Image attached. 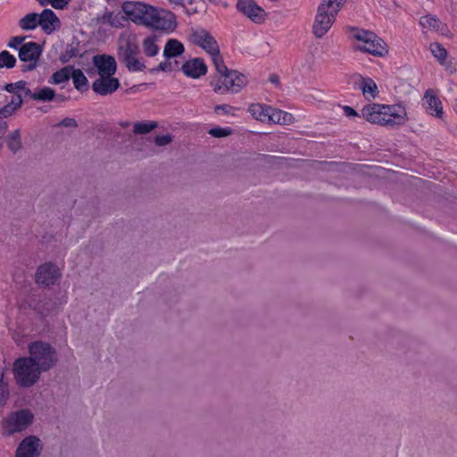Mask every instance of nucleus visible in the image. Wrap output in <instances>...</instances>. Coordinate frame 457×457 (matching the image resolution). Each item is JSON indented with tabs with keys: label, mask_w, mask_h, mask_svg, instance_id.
<instances>
[{
	"label": "nucleus",
	"mask_w": 457,
	"mask_h": 457,
	"mask_svg": "<svg viewBox=\"0 0 457 457\" xmlns=\"http://www.w3.org/2000/svg\"><path fill=\"white\" fill-rule=\"evenodd\" d=\"M33 420V414L28 410L11 413L4 422V430L8 435L20 432L28 428Z\"/></svg>",
	"instance_id": "9d476101"
},
{
	"label": "nucleus",
	"mask_w": 457,
	"mask_h": 457,
	"mask_svg": "<svg viewBox=\"0 0 457 457\" xmlns=\"http://www.w3.org/2000/svg\"><path fill=\"white\" fill-rule=\"evenodd\" d=\"M172 141V137L169 134L167 135H162V136H157L155 138H154V143L158 145V146H164V145H169L170 142Z\"/></svg>",
	"instance_id": "58836bf2"
},
{
	"label": "nucleus",
	"mask_w": 457,
	"mask_h": 457,
	"mask_svg": "<svg viewBox=\"0 0 457 457\" xmlns=\"http://www.w3.org/2000/svg\"><path fill=\"white\" fill-rule=\"evenodd\" d=\"M102 20L104 23H108L113 28H123L125 23L129 21L126 15L124 16L120 12L115 13L113 12H105Z\"/></svg>",
	"instance_id": "b1692460"
},
{
	"label": "nucleus",
	"mask_w": 457,
	"mask_h": 457,
	"mask_svg": "<svg viewBox=\"0 0 457 457\" xmlns=\"http://www.w3.org/2000/svg\"><path fill=\"white\" fill-rule=\"evenodd\" d=\"M15 111H16V108L13 105L7 104L3 108L0 109V115H2L4 117H8V116L12 115Z\"/></svg>",
	"instance_id": "a19ab883"
},
{
	"label": "nucleus",
	"mask_w": 457,
	"mask_h": 457,
	"mask_svg": "<svg viewBox=\"0 0 457 457\" xmlns=\"http://www.w3.org/2000/svg\"><path fill=\"white\" fill-rule=\"evenodd\" d=\"M24 97H29L32 99L33 92L27 87H25L22 90Z\"/></svg>",
	"instance_id": "de8ad7c7"
},
{
	"label": "nucleus",
	"mask_w": 457,
	"mask_h": 457,
	"mask_svg": "<svg viewBox=\"0 0 457 457\" xmlns=\"http://www.w3.org/2000/svg\"><path fill=\"white\" fill-rule=\"evenodd\" d=\"M26 81L24 80H20V81H17L15 83H13V86H14V88H15V91L16 90H23V88L26 87Z\"/></svg>",
	"instance_id": "49530a36"
},
{
	"label": "nucleus",
	"mask_w": 457,
	"mask_h": 457,
	"mask_svg": "<svg viewBox=\"0 0 457 457\" xmlns=\"http://www.w3.org/2000/svg\"><path fill=\"white\" fill-rule=\"evenodd\" d=\"M210 56L218 74L228 71V67L224 63V60L220 54V49L217 52L212 54Z\"/></svg>",
	"instance_id": "72a5a7b5"
},
{
	"label": "nucleus",
	"mask_w": 457,
	"mask_h": 457,
	"mask_svg": "<svg viewBox=\"0 0 457 457\" xmlns=\"http://www.w3.org/2000/svg\"><path fill=\"white\" fill-rule=\"evenodd\" d=\"M236 7L254 23L260 24L265 21V11L254 0H237Z\"/></svg>",
	"instance_id": "9b49d317"
},
{
	"label": "nucleus",
	"mask_w": 457,
	"mask_h": 457,
	"mask_svg": "<svg viewBox=\"0 0 457 457\" xmlns=\"http://www.w3.org/2000/svg\"><path fill=\"white\" fill-rule=\"evenodd\" d=\"M156 127L157 123L155 121L136 122L133 126V132L137 135H145L154 130Z\"/></svg>",
	"instance_id": "7c9ffc66"
},
{
	"label": "nucleus",
	"mask_w": 457,
	"mask_h": 457,
	"mask_svg": "<svg viewBox=\"0 0 457 457\" xmlns=\"http://www.w3.org/2000/svg\"><path fill=\"white\" fill-rule=\"evenodd\" d=\"M192 40L194 44L203 48L210 55L220 49L216 39L204 29L193 31Z\"/></svg>",
	"instance_id": "f8f14e48"
},
{
	"label": "nucleus",
	"mask_w": 457,
	"mask_h": 457,
	"mask_svg": "<svg viewBox=\"0 0 457 457\" xmlns=\"http://www.w3.org/2000/svg\"><path fill=\"white\" fill-rule=\"evenodd\" d=\"M39 440L36 436H27L19 445L15 457H37Z\"/></svg>",
	"instance_id": "6ab92c4d"
},
{
	"label": "nucleus",
	"mask_w": 457,
	"mask_h": 457,
	"mask_svg": "<svg viewBox=\"0 0 457 457\" xmlns=\"http://www.w3.org/2000/svg\"><path fill=\"white\" fill-rule=\"evenodd\" d=\"M60 276L58 268L51 262H46L38 267L36 272V282L44 286L54 285Z\"/></svg>",
	"instance_id": "ddd939ff"
},
{
	"label": "nucleus",
	"mask_w": 457,
	"mask_h": 457,
	"mask_svg": "<svg viewBox=\"0 0 457 457\" xmlns=\"http://www.w3.org/2000/svg\"><path fill=\"white\" fill-rule=\"evenodd\" d=\"M293 121L294 117L291 113L270 106L268 122L287 125L292 123Z\"/></svg>",
	"instance_id": "aec40b11"
},
{
	"label": "nucleus",
	"mask_w": 457,
	"mask_h": 457,
	"mask_svg": "<svg viewBox=\"0 0 457 457\" xmlns=\"http://www.w3.org/2000/svg\"><path fill=\"white\" fill-rule=\"evenodd\" d=\"M348 30L351 37L358 42L354 46L355 50L368 53L377 57H383L388 54L386 43L373 31L356 27H350Z\"/></svg>",
	"instance_id": "7ed1b4c3"
},
{
	"label": "nucleus",
	"mask_w": 457,
	"mask_h": 457,
	"mask_svg": "<svg viewBox=\"0 0 457 457\" xmlns=\"http://www.w3.org/2000/svg\"><path fill=\"white\" fill-rule=\"evenodd\" d=\"M7 146L13 153L16 154L22 147L21 138V130L15 129L7 137Z\"/></svg>",
	"instance_id": "c85d7f7f"
},
{
	"label": "nucleus",
	"mask_w": 457,
	"mask_h": 457,
	"mask_svg": "<svg viewBox=\"0 0 457 457\" xmlns=\"http://www.w3.org/2000/svg\"><path fill=\"white\" fill-rule=\"evenodd\" d=\"M270 81L271 83L275 84V85H278L279 84V78H278V75L273 74V75H271L270 77Z\"/></svg>",
	"instance_id": "8fccbe9b"
},
{
	"label": "nucleus",
	"mask_w": 457,
	"mask_h": 457,
	"mask_svg": "<svg viewBox=\"0 0 457 457\" xmlns=\"http://www.w3.org/2000/svg\"><path fill=\"white\" fill-rule=\"evenodd\" d=\"M60 125L65 128L77 127V121L72 118H65L60 122Z\"/></svg>",
	"instance_id": "37998d69"
},
{
	"label": "nucleus",
	"mask_w": 457,
	"mask_h": 457,
	"mask_svg": "<svg viewBox=\"0 0 457 457\" xmlns=\"http://www.w3.org/2000/svg\"><path fill=\"white\" fill-rule=\"evenodd\" d=\"M4 90H6L9 93H14L15 92V88H14V86H13V83L6 84L4 86Z\"/></svg>",
	"instance_id": "09e8293b"
},
{
	"label": "nucleus",
	"mask_w": 457,
	"mask_h": 457,
	"mask_svg": "<svg viewBox=\"0 0 457 457\" xmlns=\"http://www.w3.org/2000/svg\"><path fill=\"white\" fill-rule=\"evenodd\" d=\"M9 385L4 376L0 377V404L4 405L9 398Z\"/></svg>",
	"instance_id": "f704fd0d"
},
{
	"label": "nucleus",
	"mask_w": 457,
	"mask_h": 457,
	"mask_svg": "<svg viewBox=\"0 0 457 457\" xmlns=\"http://www.w3.org/2000/svg\"><path fill=\"white\" fill-rule=\"evenodd\" d=\"M30 307H31L32 309H34L35 311H37V312H39V313H41V314H44V313H43V312L40 310V308H39V307H37V305H32V304L30 303Z\"/></svg>",
	"instance_id": "5fc2aeb1"
},
{
	"label": "nucleus",
	"mask_w": 457,
	"mask_h": 457,
	"mask_svg": "<svg viewBox=\"0 0 457 457\" xmlns=\"http://www.w3.org/2000/svg\"><path fill=\"white\" fill-rule=\"evenodd\" d=\"M144 53L148 57H154L159 53V47L156 44V37L149 36L142 43Z\"/></svg>",
	"instance_id": "c756f323"
},
{
	"label": "nucleus",
	"mask_w": 457,
	"mask_h": 457,
	"mask_svg": "<svg viewBox=\"0 0 457 457\" xmlns=\"http://www.w3.org/2000/svg\"><path fill=\"white\" fill-rule=\"evenodd\" d=\"M270 106L263 104H252L248 107L250 114L257 120L268 122Z\"/></svg>",
	"instance_id": "412c9836"
},
{
	"label": "nucleus",
	"mask_w": 457,
	"mask_h": 457,
	"mask_svg": "<svg viewBox=\"0 0 457 457\" xmlns=\"http://www.w3.org/2000/svg\"><path fill=\"white\" fill-rule=\"evenodd\" d=\"M360 88L362 92L363 96L369 101L374 99L378 94L377 84L372 79L368 77H361Z\"/></svg>",
	"instance_id": "4be33fe9"
},
{
	"label": "nucleus",
	"mask_w": 457,
	"mask_h": 457,
	"mask_svg": "<svg viewBox=\"0 0 457 457\" xmlns=\"http://www.w3.org/2000/svg\"><path fill=\"white\" fill-rule=\"evenodd\" d=\"M25 38V36L12 37L7 43V46L19 52L21 46L24 44Z\"/></svg>",
	"instance_id": "4c0bfd02"
},
{
	"label": "nucleus",
	"mask_w": 457,
	"mask_h": 457,
	"mask_svg": "<svg viewBox=\"0 0 457 457\" xmlns=\"http://www.w3.org/2000/svg\"><path fill=\"white\" fill-rule=\"evenodd\" d=\"M247 83L246 78L242 73L235 70H228L227 72H221L218 77L213 78L211 85L215 93L223 95L228 92L237 93Z\"/></svg>",
	"instance_id": "0eeeda50"
},
{
	"label": "nucleus",
	"mask_w": 457,
	"mask_h": 457,
	"mask_svg": "<svg viewBox=\"0 0 457 457\" xmlns=\"http://www.w3.org/2000/svg\"><path fill=\"white\" fill-rule=\"evenodd\" d=\"M70 2L71 0H50V5L56 10H63Z\"/></svg>",
	"instance_id": "ea45409f"
},
{
	"label": "nucleus",
	"mask_w": 457,
	"mask_h": 457,
	"mask_svg": "<svg viewBox=\"0 0 457 457\" xmlns=\"http://www.w3.org/2000/svg\"><path fill=\"white\" fill-rule=\"evenodd\" d=\"M93 64L96 67L99 77L113 76L117 71L116 61L112 55H95L93 57Z\"/></svg>",
	"instance_id": "4468645a"
},
{
	"label": "nucleus",
	"mask_w": 457,
	"mask_h": 457,
	"mask_svg": "<svg viewBox=\"0 0 457 457\" xmlns=\"http://www.w3.org/2000/svg\"><path fill=\"white\" fill-rule=\"evenodd\" d=\"M38 26L47 35L52 34L61 26V21L51 9H44L38 13Z\"/></svg>",
	"instance_id": "dca6fc26"
},
{
	"label": "nucleus",
	"mask_w": 457,
	"mask_h": 457,
	"mask_svg": "<svg viewBox=\"0 0 457 457\" xmlns=\"http://www.w3.org/2000/svg\"><path fill=\"white\" fill-rule=\"evenodd\" d=\"M12 372L16 384L21 387H30L40 379L42 370L28 356L16 359L12 365Z\"/></svg>",
	"instance_id": "39448f33"
},
{
	"label": "nucleus",
	"mask_w": 457,
	"mask_h": 457,
	"mask_svg": "<svg viewBox=\"0 0 457 457\" xmlns=\"http://www.w3.org/2000/svg\"><path fill=\"white\" fill-rule=\"evenodd\" d=\"M405 110L395 105L369 104L361 111V116L369 122L393 127L405 122Z\"/></svg>",
	"instance_id": "f03ea898"
},
{
	"label": "nucleus",
	"mask_w": 457,
	"mask_h": 457,
	"mask_svg": "<svg viewBox=\"0 0 457 457\" xmlns=\"http://www.w3.org/2000/svg\"><path fill=\"white\" fill-rule=\"evenodd\" d=\"M420 24L422 26H428L429 28L436 29L439 27L440 21L435 16L425 15L420 18Z\"/></svg>",
	"instance_id": "c9c22d12"
},
{
	"label": "nucleus",
	"mask_w": 457,
	"mask_h": 457,
	"mask_svg": "<svg viewBox=\"0 0 457 457\" xmlns=\"http://www.w3.org/2000/svg\"><path fill=\"white\" fill-rule=\"evenodd\" d=\"M55 99H57L58 101H64L65 100V96H62V95H56Z\"/></svg>",
	"instance_id": "6e6d98bb"
},
{
	"label": "nucleus",
	"mask_w": 457,
	"mask_h": 457,
	"mask_svg": "<svg viewBox=\"0 0 457 457\" xmlns=\"http://www.w3.org/2000/svg\"><path fill=\"white\" fill-rule=\"evenodd\" d=\"M39 5L46 6L50 4V0H37Z\"/></svg>",
	"instance_id": "3c124183"
},
{
	"label": "nucleus",
	"mask_w": 457,
	"mask_h": 457,
	"mask_svg": "<svg viewBox=\"0 0 457 457\" xmlns=\"http://www.w3.org/2000/svg\"><path fill=\"white\" fill-rule=\"evenodd\" d=\"M231 133L232 129L230 128L216 127L209 130V134L213 137H224L229 136Z\"/></svg>",
	"instance_id": "e433bc0d"
},
{
	"label": "nucleus",
	"mask_w": 457,
	"mask_h": 457,
	"mask_svg": "<svg viewBox=\"0 0 457 457\" xmlns=\"http://www.w3.org/2000/svg\"><path fill=\"white\" fill-rule=\"evenodd\" d=\"M345 0H323L318 7L312 26L316 37H322L331 28Z\"/></svg>",
	"instance_id": "20e7f679"
},
{
	"label": "nucleus",
	"mask_w": 457,
	"mask_h": 457,
	"mask_svg": "<svg viewBox=\"0 0 457 457\" xmlns=\"http://www.w3.org/2000/svg\"><path fill=\"white\" fill-rule=\"evenodd\" d=\"M71 78L77 90L83 92L88 89V80L81 70L75 69L72 66V76Z\"/></svg>",
	"instance_id": "cd10ccee"
},
{
	"label": "nucleus",
	"mask_w": 457,
	"mask_h": 457,
	"mask_svg": "<svg viewBox=\"0 0 457 457\" xmlns=\"http://www.w3.org/2000/svg\"><path fill=\"white\" fill-rule=\"evenodd\" d=\"M343 110L345 116H358L357 112L350 106H344Z\"/></svg>",
	"instance_id": "a18cd8bd"
},
{
	"label": "nucleus",
	"mask_w": 457,
	"mask_h": 457,
	"mask_svg": "<svg viewBox=\"0 0 457 457\" xmlns=\"http://www.w3.org/2000/svg\"><path fill=\"white\" fill-rule=\"evenodd\" d=\"M17 62L16 57L7 50L0 52V69H12Z\"/></svg>",
	"instance_id": "473e14b6"
},
{
	"label": "nucleus",
	"mask_w": 457,
	"mask_h": 457,
	"mask_svg": "<svg viewBox=\"0 0 457 457\" xmlns=\"http://www.w3.org/2000/svg\"><path fill=\"white\" fill-rule=\"evenodd\" d=\"M56 93L49 87H37L33 91L32 100L37 102H51L55 100Z\"/></svg>",
	"instance_id": "a878e982"
},
{
	"label": "nucleus",
	"mask_w": 457,
	"mask_h": 457,
	"mask_svg": "<svg viewBox=\"0 0 457 457\" xmlns=\"http://www.w3.org/2000/svg\"><path fill=\"white\" fill-rule=\"evenodd\" d=\"M22 102H23L22 96L19 94H16L12 97V100L9 104L13 105L17 110L18 108H20L21 106Z\"/></svg>",
	"instance_id": "79ce46f5"
},
{
	"label": "nucleus",
	"mask_w": 457,
	"mask_h": 457,
	"mask_svg": "<svg viewBox=\"0 0 457 457\" xmlns=\"http://www.w3.org/2000/svg\"><path fill=\"white\" fill-rule=\"evenodd\" d=\"M159 70L166 71L167 70V63L166 62H161L159 64Z\"/></svg>",
	"instance_id": "603ef678"
},
{
	"label": "nucleus",
	"mask_w": 457,
	"mask_h": 457,
	"mask_svg": "<svg viewBox=\"0 0 457 457\" xmlns=\"http://www.w3.org/2000/svg\"><path fill=\"white\" fill-rule=\"evenodd\" d=\"M120 87V81L112 76L99 77L92 84V89L100 96L112 95Z\"/></svg>",
	"instance_id": "2eb2a0df"
},
{
	"label": "nucleus",
	"mask_w": 457,
	"mask_h": 457,
	"mask_svg": "<svg viewBox=\"0 0 457 457\" xmlns=\"http://www.w3.org/2000/svg\"><path fill=\"white\" fill-rule=\"evenodd\" d=\"M423 105L425 106L426 112L436 118H442L443 116V105L440 99L435 95L432 89H428L425 92L423 97Z\"/></svg>",
	"instance_id": "a211bd4d"
},
{
	"label": "nucleus",
	"mask_w": 457,
	"mask_h": 457,
	"mask_svg": "<svg viewBox=\"0 0 457 457\" xmlns=\"http://www.w3.org/2000/svg\"><path fill=\"white\" fill-rule=\"evenodd\" d=\"M42 51L41 46L37 42L24 43L18 52L20 61L24 62L21 65V71L22 72L34 71L37 66Z\"/></svg>",
	"instance_id": "1a4fd4ad"
},
{
	"label": "nucleus",
	"mask_w": 457,
	"mask_h": 457,
	"mask_svg": "<svg viewBox=\"0 0 457 457\" xmlns=\"http://www.w3.org/2000/svg\"><path fill=\"white\" fill-rule=\"evenodd\" d=\"M18 26L22 30H34L38 27V13L29 12L19 20Z\"/></svg>",
	"instance_id": "bb28decb"
},
{
	"label": "nucleus",
	"mask_w": 457,
	"mask_h": 457,
	"mask_svg": "<svg viewBox=\"0 0 457 457\" xmlns=\"http://www.w3.org/2000/svg\"><path fill=\"white\" fill-rule=\"evenodd\" d=\"M231 109L232 107L228 104H220L215 107V112L219 113V112L221 111L223 113L228 114Z\"/></svg>",
	"instance_id": "c03bdc74"
},
{
	"label": "nucleus",
	"mask_w": 457,
	"mask_h": 457,
	"mask_svg": "<svg viewBox=\"0 0 457 457\" xmlns=\"http://www.w3.org/2000/svg\"><path fill=\"white\" fill-rule=\"evenodd\" d=\"M168 1H169L170 3L174 4H177V5L181 4H182V2H183V0H168Z\"/></svg>",
	"instance_id": "864d4df0"
},
{
	"label": "nucleus",
	"mask_w": 457,
	"mask_h": 457,
	"mask_svg": "<svg viewBox=\"0 0 457 457\" xmlns=\"http://www.w3.org/2000/svg\"><path fill=\"white\" fill-rule=\"evenodd\" d=\"M28 356L34 363L46 371L51 370L57 361L55 349L49 344L41 340L33 341L29 344Z\"/></svg>",
	"instance_id": "423d86ee"
},
{
	"label": "nucleus",
	"mask_w": 457,
	"mask_h": 457,
	"mask_svg": "<svg viewBox=\"0 0 457 457\" xmlns=\"http://www.w3.org/2000/svg\"><path fill=\"white\" fill-rule=\"evenodd\" d=\"M183 44L177 39H169L164 46L163 54L166 58L177 57L184 52Z\"/></svg>",
	"instance_id": "393cba45"
},
{
	"label": "nucleus",
	"mask_w": 457,
	"mask_h": 457,
	"mask_svg": "<svg viewBox=\"0 0 457 457\" xmlns=\"http://www.w3.org/2000/svg\"><path fill=\"white\" fill-rule=\"evenodd\" d=\"M431 54L436 57L441 64H444L446 61L447 51L439 43H431L429 46Z\"/></svg>",
	"instance_id": "2f4dec72"
},
{
	"label": "nucleus",
	"mask_w": 457,
	"mask_h": 457,
	"mask_svg": "<svg viewBox=\"0 0 457 457\" xmlns=\"http://www.w3.org/2000/svg\"><path fill=\"white\" fill-rule=\"evenodd\" d=\"M138 54L139 46L136 40L127 39L120 42L117 53L118 58L129 71L137 72L145 69V63L140 58H137Z\"/></svg>",
	"instance_id": "6e6552de"
},
{
	"label": "nucleus",
	"mask_w": 457,
	"mask_h": 457,
	"mask_svg": "<svg viewBox=\"0 0 457 457\" xmlns=\"http://www.w3.org/2000/svg\"><path fill=\"white\" fill-rule=\"evenodd\" d=\"M72 76V66L67 65L54 72L48 79V83L52 85H60L68 82Z\"/></svg>",
	"instance_id": "5701e85b"
},
{
	"label": "nucleus",
	"mask_w": 457,
	"mask_h": 457,
	"mask_svg": "<svg viewBox=\"0 0 457 457\" xmlns=\"http://www.w3.org/2000/svg\"><path fill=\"white\" fill-rule=\"evenodd\" d=\"M121 10L130 21L138 26L167 32L177 28L173 12L145 2L125 1Z\"/></svg>",
	"instance_id": "f257e3e1"
},
{
	"label": "nucleus",
	"mask_w": 457,
	"mask_h": 457,
	"mask_svg": "<svg viewBox=\"0 0 457 457\" xmlns=\"http://www.w3.org/2000/svg\"><path fill=\"white\" fill-rule=\"evenodd\" d=\"M184 74L192 79H198L207 73V65L201 58L187 61L181 68Z\"/></svg>",
	"instance_id": "f3484780"
}]
</instances>
